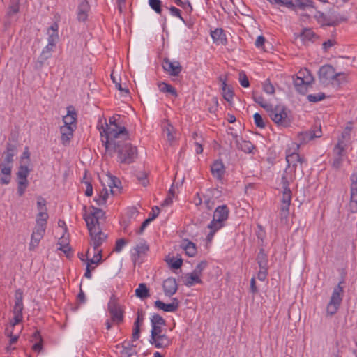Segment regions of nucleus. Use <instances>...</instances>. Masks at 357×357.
Instances as JSON below:
<instances>
[{"instance_id": "obj_1", "label": "nucleus", "mask_w": 357, "mask_h": 357, "mask_svg": "<svg viewBox=\"0 0 357 357\" xmlns=\"http://www.w3.org/2000/svg\"><path fill=\"white\" fill-rule=\"evenodd\" d=\"M101 137L106 153L111 156L113 153H116L119 162L129 165L137 158V149L128 142L129 135L124 126L116 130L107 126V128L101 132Z\"/></svg>"}, {"instance_id": "obj_2", "label": "nucleus", "mask_w": 357, "mask_h": 357, "mask_svg": "<svg viewBox=\"0 0 357 357\" xmlns=\"http://www.w3.org/2000/svg\"><path fill=\"white\" fill-rule=\"evenodd\" d=\"M252 98L268 113L271 120L278 126L284 128L290 126L291 119L285 107L280 106L273 107L271 104L267 103L261 95L255 91L252 93Z\"/></svg>"}, {"instance_id": "obj_3", "label": "nucleus", "mask_w": 357, "mask_h": 357, "mask_svg": "<svg viewBox=\"0 0 357 357\" xmlns=\"http://www.w3.org/2000/svg\"><path fill=\"white\" fill-rule=\"evenodd\" d=\"M294 180V176L291 171H284L282 178V197L280 206V218L287 219L289 214V206L292 198V192L289 188V184Z\"/></svg>"}, {"instance_id": "obj_4", "label": "nucleus", "mask_w": 357, "mask_h": 357, "mask_svg": "<svg viewBox=\"0 0 357 357\" xmlns=\"http://www.w3.org/2000/svg\"><path fill=\"white\" fill-rule=\"evenodd\" d=\"M319 78L323 84L328 85L331 83L339 86L342 81H344L345 73H336L331 65H324L319 70Z\"/></svg>"}, {"instance_id": "obj_5", "label": "nucleus", "mask_w": 357, "mask_h": 357, "mask_svg": "<svg viewBox=\"0 0 357 357\" xmlns=\"http://www.w3.org/2000/svg\"><path fill=\"white\" fill-rule=\"evenodd\" d=\"M318 14L319 19L324 22V25L328 26H336L341 22L348 20L347 16L340 13L335 8L329 9L326 13L319 12Z\"/></svg>"}, {"instance_id": "obj_6", "label": "nucleus", "mask_w": 357, "mask_h": 357, "mask_svg": "<svg viewBox=\"0 0 357 357\" xmlns=\"http://www.w3.org/2000/svg\"><path fill=\"white\" fill-rule=\"evenodd\" d=\"M343 283L344 282L342 280L334 288L329 303L327 305L326 313L330 316L335 314L337 312L342 303L344 294L343 287L342 286Z\"/></svg>"}, {"instance_id": "obj_7", "label": "nucleus", "mask_w": 357, "mask_h": 357, "mask_svg": "<svg viewBox=\"0 0 357 357\" xmlns=\"http://www.w3.org/2000/svg\"><path fill=\"white\" fill-rule=\"evenodd\" d=\"M314 82V77L307 69L298 72L294 79L296 90L301 94L305 95L307 92V87Z\"/></svg>"}, {"instance_id": "obj_8", "label": "nucleus", "mask_w": 357, "mask_h": 357, "mask_svg": "<svg viewBox=\"0 0 357 357\" xmlns=\"http://www.w3.org/2000/svg\"><path fill=\"white\" fill-rule=\"evenodd\" d=\"M87 228L100 227V220L105 219V212L99 208L91 206L89 214H84Z\"/></svg>"}, {"instance_id": "obj_9", "label": "nucleus", "mask_w": 357, "mask_h": 357, "mask_svg": "<svg viewBox=\"0 0 357 357\" xmlns=\"http://www.w3.org/2000/svg\"><path fill=\"white\" fill-rule=\"evenodd\" d=\"M107 310L111 315L112 321L120 324L123 321V310L119 303V298L112 294L107 304Z\"/></svg>"}, {"instance_id": "obj_10", "label": "nucleus", "mask_w": 357, "mask_h": 357, "mask_svg": "<svg viewBox=\"0 0 357 357\" xmlns=\"http://www.w3.org/2000/svg\"><path fill=\"white\" fill-rule=\"evenodd\" d=\"M91 238L90 245L92 246L96 252L98 248L107 239V235L102 231L100 227L87 228Z\"/></svg>"}, {"instance_id": "obj_11", "label": "nucleus", "mask_w": 357, "mask_h": 357, "mask_svg": "<svg viewBox=\"0 0 357 357\" xmlns=\"http://www.w3.org/2000/svg\"><path fill=\"white\" fill-rule=\"evenodd\" d=\"M286 160L287 162V167L284 171H291L295 177V173L298 169L299 165V169L303 172L302 165L304 162V159L300 156L298 153L294 152L286 155Z\"/></svg>"}, {"instance_id": "obj_12", "label": "nucleus", "mask_w": 357, "mask_h": 357, "mask_svg": "<svg viewBox=\"0 0 357 357\" xmlns=\"http://www.w3.org/2000/svg\"><path fill=\"white\" fill-rule=\"evenodd\" d=\"M229 213V208L226 205L217 207L210 224H213L214 226L221 229L224 226V222L228 218Z\"/></svg>"}, {"instance_id": "obj_13", "label": "nucleus", "mask_w": 357, "mask_h": 357, "mask_svg": "<svg viewBox=\"0 0 357 357\" xmlns=\"http://www.w3.org/2000/svg\"><path fill=\"white\" fill-rule=\"evenodd\" d=\"M162 68L172 76H178L182 70V66L178 61L172 62L168 58L163 59Z\"/></svg>"}, {"instance_id": "obj_14", "label": "nucleus", "mask_w": 357, "mask_h": 357, "mask_svg": "<svg viewBox=\"0 0 357 357\" xmlns=\"http://www.w3.org/2000/svg\"><path fill=\"white\" fill-rule=\"evenodd\" d=\"M154 305L158 309L162 310L165 312H174L179 307V301L176 298H173L171 303L165 304L162 301L158 300L155 301Z\"/></svg>"}, {"instance_id": "obj_15", "label": "nucleus", "mask_w": 357, "mask_h": 357, "mask_svg": "<svg viewBox=\"0 0 357 357\" xmlns=\"http://www.w3.org/2000/svg\"><path fill=\"white\" fill-rule=\"evenodd\" d=\"M231 135L235 140V144L238 149L250 153L255 149V146L250 141L243 140L241 137H238L237 135L231 133Z\"/></svg>"}, {"instance_id": "obj_16", "label": "nucleus", "mask_w": 357, "mask_h": 357, "mask_svg": "<svg viewBox=\"0 0 357 357\" xmlns=\"http://www.w3.org/2000/svg\"><path fill=\"white\" fill-rule=\"evenodd\" d=\"M162 288L166 296L170 297L175 294L178 290V285L176 279L168 278L163 282Z\"/></svg>"}, {"instance_id": "obj_17", "label": "nucleus", "mask_w": 357, "mask_h": 357, "mask_svg": "<svg viewBox=\"0 0 357 357\" xmlns=\"http://www.w3.org/2000/svg\"><path fill=\"white\" fill-rule=\"evenodd\" d=\"M151 344L153 345L155 348H167L172 344L171 339L165 334L158 335L153 338V340H149Z\"/></svg>"}, {"instance_id": "obj_18", "label": "nucleus", "mask_w": 357, "mask_h": 357, "mask_svg": "<svg viewBox=\"0 0 357 357\" xmlns=\"http://www.w3.org/2000/svg\"><path fill=\"white\" fill-rule=\"evenodd\" d=\"M90 10V5L88 0H83L77 8V20L79 22H85L88 17V13Z\"/></svg>"}, {"instance_id": "obj_19", "label": "nucleus", "mask_w": 357, "mask_h": 357, "mask_svg": "<svg viewBox=\"0 0 357 357\" xmlns=\"http://www.w3.org/2000/svg\"><path fill=\"white\" fill-rule=\"evenodd\" d=\"M211 172L213 177L221 180L225 172L223 162L221 160H215L211 167Z\"/></svg>"}, {"instance_id": "obj_20", "label": "nucleus", "mask_w": 357, "mask_h": 357, "mask_svg": "<svg viewBox=\"0 0 357 357\" xmlns=\"http://www.w3.org/2000/svg\"><path fill=\"white\" fill-rule=\"evenodd\" d=\"M67 114L63 116V121L64 122L65 126H73L74 128H76L77 125V113L75 110V108L73 106H69L67 107Z\"/></svg>"}, {"instance_id": "obj_21", "label": "nucleus", "mask_w": 357, "mask_h": 357, "mask_svg": "<svg viewBox=\"0 0 357 357\" xmlns=\"http://www.w3.org/2000/svg\"><path fill=\"white\" fill-rule=\"evenodd\" d=\"M76 128L73 126H61L60 132L61 133V142L63 144L66 145L69 143L70 139L73 136V132Z\"/></svg>"}, {"instance_id": "obj_22", "label": "nucleus", "mask_w": 357, "mask_h": 357, "mask_svg": "<svg viewBox=\"0 0 357 357\" xmlns=\"http://www.w3.org/2000/svg\"><path fill=\"white\" fill-rule=\"evenodd\" d=\"M0 169L1 174L4 175L3 177L0 178V183L1 184L7 185L10 181L12 165L11 164L1 162L0 164Z\"/></svg>"}, {"instance_id": "obj_23", "label": "nucleus", "mask_w": 357, "mask_h": 357, "mask_svg": "<svg viewBox=\"0 0 357 357\" xmlns=\"http://www.w3.org/2000/svg\"><path fill=\"white\" fill-rule=\"evenodd\" d=\"M17 144L16 143L12 144L8 142L6 145V151H5V157L3 162L12 164L13 162V156L17 153Z\"/></svg>"}, {"instance_id": "obj_24", "label": "nucleus", "mask_w": 357, "mask_h": 357, "mask_svg": "<svg viewBox=\"0 0 357 357\" xmlns=\"http://www.w3.org/2000/svg\"><path fill=\"white\" fill-rule=\"evenodd\" d=\"M211 36L213 42L217 44L226 45L227 38L224 31L221 28H217L211 32Z\"/></svg>"}, {"instance_id": "obj_25", "label": "nucleus", "mask_w": 357, "mask_h": 357, "mask_svg": "<svg viewBox=\"0 0 357 357\" xmlns=\"http://www.w3.org/2000/svg\"><path fill=\"white\" fill-rule=\"evenodd\" d=\"M48 34V43L51 46H55L58 40V24L56 23H54L47 30Z\"/></svg>"}, {"instance_id": "obj_26", "label": "nucleus", "mask_w": 357, "mask_h": 357, "mask_svg": "<svg viewBox=\"0 0 357 357\" xmlns=\"http://www.w3.org/2000/svg\"><path fill=\"white\" fill-rule=\"evenodd\" d=\"M200 276L195 274L194 272L187 273L183 277V284L187 287H192L197 283H202Z\"/></svg>"}, {"instance_id": "obj_27", "label": "nucleus", "mask_w": 357, "mask_h": 357, "mask_svg": "<svg viewBox=\"0 0 357 357\" xmlns=\"http://www.w3.org/2000/svg\"><path fill=\"white\" fill-rule=\"evenodd\" d=\"M15 306L13 308V314H22L23 302H22V293L20 289L15 292Z\"/></svg>"}, {"instance_id": "obj_28", "label": "nucleus", "mask_w": 357, "mask_h": 357, "mask_svg": "<svg viewBox=\"0 0 357 357\" xmlns=\"http://www.w3.org/2000/svg\"><path fill=\"white\" fill-rule=\"evenodd\" d=\"M220 81L222 82V96L225 100L227 102H231L233 99L234 93L232 89L230 87H228L226 84V80L223 79L222 77H219Z\"/></svg>"}, {"instance_id": "obj_29", "label": "nucleus", "mask_w": 357, "mask_h": 357, "mask_svg": "<svg viewBox=\"0 0 357 357\" xmlns=\"http://www.w3.org/2000/svg\"><path fill=\"white\" fill-rule=\"evenodd\" d=\"M181 247L185 250L186 255L189 257H194L197 253L195 244L188 239L183 240Z\"/></svg>"}, {"instance_id": "obj_30", "label": "nucleus", "mask_w": 357, "mask_h": 357, "mask_svg": "<svg viewBox=\"0 0 357 357\" xmlns=\"http://www.w3.org/2000/svg\"><path fill=\"white\" fill-rule=\"evenodd\" d=\"M256 260H257V262L259 268H262L263 269H265V268H268V255L265 252V250L264 248H261L259 250V252L257 254Z\"/></svg>"}, {"instance_id": "obj_31", "label": "nucleus", "mask_w": 357, "mask_h": 357, "mask_svg": "<svg viewBox=\"0 0 357 357\" xmlns=\"http://www.w3.org/2000/svg\"><path fill=\"white\" fill-rule=\"evenodd\" d=\"M149 289L145 283H140L135 289V296L142 300L150 296Z\"/></svg>"}, {"instance_id": "obj_32", "label": "nucleus", "mask_w": 357, "mask_h": 357, "mask_svg": "<svg viewBox=\"0 0 357 357\" xmlns=\"http://www.w3.org/2000/svg\"><path fill=\"white\" fill-rule=\"evenodd\" d=\"M29 172L30 169L26 165H21L19 167L18 171L17 172V181L29 183L27 177L29 174Z\"/></svg>"}, {"instance_id": "obj_33", "label": "nucleus", "mask_w": 357, "mask_h": 357, "mask_svg": "<svg viewBox=\"0 0 357 357\" xmlns=\"http://www.w3.org/2000/svg\"><path fill=\"white\" fill-rule=\"evenodd\" d=\"M347 144L343 139H338L337 144L333 148V153L336 156L344 157Z\"/></svg>"}, {"instance_id": "obj_34", "label": "nucleus", "mask_w": 357, "mask_h": 357, "mask_svg": "<svg viewBox=\"0 0 357 357\" xmlns=\"http://www.w3.org/2000/svg\"><path fill=\"white\" fill-rule=\"evenodd\" d=\"M300 37L304 43H306L308 41H314V39L317 38V36L312 29H305L301 33Z\"/></svg>"}, {"instance_id": "obj_35", "label": "nucleus", "mask_w": 357, "mask_h": 357, "mask_svg": "<svg viewBox=\"0 0 357 357\" xmlns=\"http://www.w3.org/2000/svg\"><path fill=\"white\" fill-rule=\"evenodd\" d=\"M160 91L162 93H169L176 97L178 96L176 89L170 84L165 82H160L158 84Z\"/></svg>"}, {"instance_id": "obj_36", "label": "nucleus", "mask_w": 357, "mask_h": 357, "mask_svg": "<svg viewBox=\"0 0 357 357\" xmlns=\"http://www.w3.org/2000/svg\"><path fill=\"white\" fill-rule=\"evenodd\" d=\"M102 250H97V252L95 251L93 257L91 259H87V264H89V267L92 264H99L102 262Z\"/></svg>"}, {"instance_id": "obj_37", "label": "nucleus", "mask_w": 357, "mask_h": 357, "mask_svg": "<svg viewBox=\"0 0 357 357\" xmlns=\"http://www.w3.org/2000/svg\"><path fill=\"white\" fill-rule=\"evenodd\" d=\"M20 1L19 0H11L10 5L8 7L7 15L12 16L19 12Z\"/></svg>"}, {"instance_id": "obj_38", "label": "nucleus", "mask_w": 357, "mask_h": 357, "mask_svg": "<svg viewBox=\"0 0 357 357\" xmlns=\"http://www.w3.org/2000/svg\"><path fill=\"white\" fill-rule=\"evenodd\" d=\"M43 236L40 234H36L32 233L31 238V242L29 245V250H34L39 244L40 241L43 238Z\"/></svg>"}, {"instance_id": "obj_39", "label": "nucleus", "mask_w": 357, "mask_h": 357, "mask_svg": "<svg viewBox=\"0 0 357 357\" xmlns=\"http://www.w3.org/2000/svg\"><path fill=\"white\" fill-rule=\"evenodd\" d=\"M151 326H165V320L158 314H154L151 318Z\"/></svg>"}, {"instance_id": "obj_40", "label": "nucleus", "mask_w": 357, "mask_h": 357, "mask_svg": "<svg viewBox=\"0 0 357 357\" xmlns=\"http://www.w3.org/2000/svg\"><path fill=\"white\" fill-rule=\"evenodd\" d=\"M150 7L158 14L162 13V1L160 0H149Z\"/></svg>"}, {"instance_id": "obj_41", "label": "nucleus", "mask_w": 357, "mask_h": 357, "mask_svg": "<svg viewBox=\"0 0 357 357\" xmlns=\"http://www.w3.org/2000/svg\"><path fill=\"white\" fill-rule=\"evenodd\" d=\"M298 139L301 144L307 143L309 141L313 139L312 135V131L308 130V131L301 132L298 135Z\"/></svg>"}, {"instance_id": "obj_42", "label": "nucleus", "mask_w": 357, "mask_h": 357, "mask_svg": "<svg viewBox=\"0 0 357 357\" xmlns=\"http://www.w3.org/2000/svg\"><path fill=\"white\" fill-rule=\"evenodd\" d=\"M136 253L134 256L139 257L142 254L146 253L149 250V246L145 243H141L135 248Z\"/></svg>"}, {"instance_id": "obj_43", "label": "nucleus", "mask_w": 357, "mask_h": 357, "mask_svg": "<svg viewBox=\"0 0 357 357\" xmlns=\"http://www.w3.org/2000/svg\"><path fill=\"white\" fill-rule=\"evenodd\" d=\"M48 219V214L46 211H39L36 216V223H41L47 225V220Z\"/></svg>"}, {"instance_id": "obj_44", "label": "nucleus", "mask_w": 357, "mask_h": 357, "mask_svg": "<svg viewBox=\"0 0 357 357\" xmlns=\"http://www.w3.org/2000/svg\"><path fill=\"white\" fill-rule=\"evenodd\" d=\"M326 98L324 93H319L317 94H310L307 96V99L309 102H317L321 101Z\"/></svg>"}, {"instance_id": "obj_45", "label": "nucleus", "mask_w": 357, "mask_h": 357, "mask_svg": "<svg viewBox=\"0 0 357 357\" xmlns=\"http://www.w3.org/2000/svg\"><path fill=\"white\" fill-rule=\"evenodd\" d=\"M151 337L150 340H153V338H155V337L158 335H161L162 334V326H151Z\"/></svg>"}, {"instance_id": "obj_46", "label": "nucleus", "mask_w": 357, "mask_h": 357, "mask_svg": "<svg viewBox=\"0 0 357 357\" xmlns=\"http://www.w3.org/2000/svg\"><path fill=\"white\" fill-rule=\"evenodd\" d=\"M239 82L241 85L243 87L247 88L250 86V82L248 80V78L243 71H241L239 73V78H238Z\"/></svg>"}, {"instance_id": "obj_47", "label": "nucleus", "mask_w": 357, "mask_h": 357, "mask_svg": "<svg viewBox=\"0 0 357 357\" xmlns=\"http://www.w3.org/2000/svg\"><path fill=\"white\" fill-rule=\"evenodd\" d=\"M253 118H254L255 123L257 127H258L259 128H265L266 125H265V123H264V119H263L262 116H261V114H259V113H255L253 116Z\"/></svg>"}, {"instance_id": "obj_48", "label": "nucleus", "mask_w": 357, "mask_h": 357, "mask_svg": "<svg viewBox=\"0 0 357 357\" xmlns=\"http://www.w3.org/2000/svg\"><path fill=\"white\" fill-rule=\"evenodd\" d=\"M295 1L298 3V7L301 10H305L308 7H314L313 1L312 0H306L305 1L301 0H295Z\"/></svg>"}, {"instance_id": "obj_49", "label": "nucleus", "mask_w": 357, "mask_h": 357, "mask_svg": "<svg viewBox=\"0 0 357 357\" xmlns=\"http://www.w3.org/2000/svg\"><path fill=\"white\" fill-rule=\"evenodd\" d=\"M169 265L171 266V268L174 269H178L181 268L183 264V260L181 259H174V257L169 259V261H167Z\"/></svg>"}, {"instance_id": "obj_50", "label": "nucleus", "mask_w": 357, "mask_h": 357, "mask_svg": "<svg viewBox=\"0 0 357 357\" xmlns=\"http://www.w3.org/2000/svg\"><path fill=\"white\" fill-rule=\"evenodd\" d=\"M46 225H47L45 224L36 223L33 230V233L36 234H40L43 236L45 231Z\"/></svg>"}, {"instance_id": "obj_51", "label": "nucleus", "mask_w": 357, "mask_h": 357, "mask_svg": "<svg viewBox=\"0 0 357 357\" xmlns=\"http://www.w3.org/2000/svg\"><path fill=\"white\" fill-rule=\"evenodd\" d=\"M207 227L208 229H210L211 231H210L209 234L206 236V241L208 242H211L212 241L213 238V236H214L215 233L218 230H219L220 228L214 226L213 224H210V223L208 225Z\"/></svg>"}, {"instance_id": "obj_52", "label": "nucleus", "mask_w": 357, "mask_h": 357, "mask_svg": "<svg viewBox=\"0 0 357 357\" xmlns=\"http://www.w3.org/2000/svg\"><path fill=\"white\" fill-rule=\"evenodd\" d=\"M136 176L143 186H146L149 184V181L146 179L147 174L145 172H137Z\"/></svg>"}, {"instance_id": "obj_53", "label": "nucleus", "mask_w": 357, "mask_h": 357, "mask_svg": "<svg viewBox=\"0 0 357 357\" xmlns=\"http://www.w3.org/2000/svg\"><path fill=\"white\" fill-rule=\"evenodd\" d=\"M109 181L108 183V185L110 188L111 193H113L112 188L114 187L118 188L119 187V184L121 183V181L116 177L113 176H110V175L109 176Z\"/></svg>"}, {"instance_id": "obj_54", "label": "nucleus", "mask_w": 357, "mask_h": 357, "mask_svg": "<svg viewBox=\"0 0 357 357\" xmlns=\"http://www.w3.org/2000/svg\"><path fill=\"white\" fill-rule=\"evenodd\" d=\"M281 6L287 7L292 10H296L298 7V3L295 1L293 2L292 0H282Z\"/></svg>"}, {"instance_id": "obj_55", "label": "nucleus", "mask_w": 357, "mask_h": 357, "mask_svg": "<svg viewBox=\"0 0 357 357\" xmlns=\"http://www.w3.org/2000/svg\"><path fill=\"white\" fill-rule=\"evenodd\" d=\"M59 243L60 245V247L59 248V250L63 251L66 255V256L68 257H70V255L71 254V248L69 246V244L63 243V240H61V239L59 240Z\"/></svg>"}, {"instance_id": "obj_56", "label": "nucleus", "mask_w": 357, "mask_h": 357, "mask_svg": "<svg viewBox=\"0 0 357 357\" xmlns=\"http://www.w3.org/2000/svg\"><path fill=\"white\" fill-rule=\"evenodd\" d=\"M29 185V183L23 181H17V194L20 197H22Z\"/></svg>"}, {"instance_id": "obj_57", "label": "nucleus", "mask_w": 357, "mask_h": 357, "mask_svg": "<svg viewBox=\"0 0 357 357\" xmlns=\"http://www.w3.org/2000/svg\"><path fill=\"white\" fill-rule=\"evenodd\" d=\"M207 266V261H202L200 263H199L195 268L194 269V271L192 272H194L195 274H197L198 275H202V273L203 271V270Z\"/></svg>"}, {"instance_id": "obj_58", "label": "nucleus", "mask_w": 357, "mask_h": 357, "mask_svg": "<svg viewBox=\"0 0 357 357\" xmlns=\"http://www.w3.org/2000/svg\"><path fill=\"white\" fill-rule=\"evenodd\" d=\"M154 219H155V215L149 217L147 219H146L142 224L141 227H139V230L137 231V234H142L144 232V230L145 228L148 226V225L152 222Z\"/></svg>"}, {"instance_id": "obj_59", "label": "nucleus", "mask_w": 357, "mask_h": 357, "mask_svg": "<svg viewBox=\"0 0 357 357\" xmlns=\"http://www.w3.org/2000/svg\"><path fill=\"white\" fill-rule=\"evenodd\" d=\"M263 90L268 94H273L275 93V89L273 84L267 80L263 85Z\"/></svg>"}, {"instance_id": "obj_60", "label": "nucleus", "mask_w": 357, "mask_h": 357, "mask_svg": "<svg viewBox=\"0 0 357 357\" xmlns=\"http://www.w3.org/2000/svg\"><path fill=\"white\" fill-rule=\"evenodd\" d=\"M140 326L141 325H138L137 323H134V327L132 334V338L133 341L137 340L139 338Z\"/></svg>"}, {"instance_id": "obj_61", "label": "nucleus", "mask_w": 357, "mask_h": 357, "mask_svg": "<svg viewBox=\"0 0 357 357\" xmlns=\"http://www.w3.org/2000/svg\"><path fill=\"white\" fill-rule=\"evenodd\" d=\"M126 245V240L123 238H120L116 241L114 250L116 252H120L122 250L123 246H125Z\"/></svg>"}, {"instance_id": "obj_62", "label": "nucleus", "mask_w": 357, "mask_h": 357, "mask_svg": "<svg viewBox=\"0 0 357 357\" xmlns=\"http://www.w3.org/2000/svg\"><path fill=\"white\" fill-rule=\"evenodd\" d=\"M344 157L335 155L332 166L335 169H339L342 166Z\"/></svg>"}, {"instance_id": "obj_63", "label": "nucleus", "mask_w": 357, "mask_h": 357, "mask_svg": "<svg viewBox=\"0 0 357 357\" xmlns=\"http://www.w3.org/2000/svg\"><path fill=\"white\" fill-rule=\"evenodd\" d=\"M268 268H265L263 269L262 268H259V271L257 274V278L261 281H264L268 275Z\"/></svg>"}, {"instance_id": "obj_64", "label": "nucleus", "mask_w": 357, "mask_h": 357, "mask_svg": "<svg viewBox=\"0 0 357 357\" xmlns=\"http://www.w3.org/2000/svg\"><path fill=\"white\" fill-rule=\"evenodd\" d=\"M349 210L353 213L357 212V199L350 198Z\"/></svg>"}]
</instances>
